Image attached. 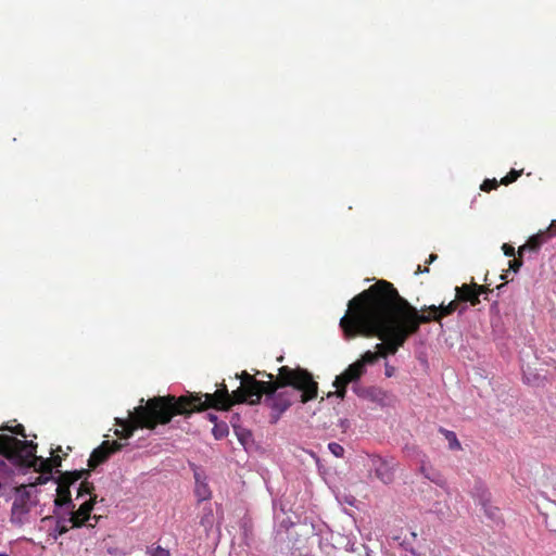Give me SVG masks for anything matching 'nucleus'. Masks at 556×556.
I'll return each mask as SVG.
<instances>
[{"label": "nucleus", "mask_w": 556, "mask_h": 556, "mask_svg": "<svg viewBox=\"0 0 556 556\" xmlns=\"http://www.w3.org/2000/svg\"><path fill=\"white\" fill-rule=\"evenodd\" d=\"M543 232L545 233L548 240L556 237V219L553 220L551 225L545 230H543Z\"/></svg>", "instance_id": "obj_36"}, {"label": "nucleus", "mask_w": 556, "mask_h": 556, "mask_svg": "<svg viewBox=\"0 0 556 556\" xmlns=\"http://www.w3.org/2000/svg\"><path fill=\"white\" fill-rule=\"evenodd\" d=\"M94 490V486L91 482L83 481L78 489V496H84L86 494H89L90 497L92 496V492Z\"/></svg>", "instance_id": "obj_29"}, {"label": "nucleus", "mask_w": 556, "mask_h": 556, "mask_svg": "<svg viewBox=\"0 0 556 556\" xmlns=\"http://www.w3.org/2000/svg\"><path fill=\"white\" fill-rule=\"evenodd\" d=\"M457 308V304L455 301L450 302L447 305L441 304L439 307L435 305H431L428 309L433 314V316L427 315L430 320H438L441 316H447L454 313ZM425 316L424 314H420Z\"/></svg>", "instance_id": "obj_20"}, {"label": "nucleus", "mask_w": 556, "mask_h": 556, "mask_svg": "<svg viewBox=\"0 0 556 556\" xmlns=\"http://www.w3.org/2000/svg\"><path fill=\"white\" fill-rule=\"evenodd\" d=\"M233 429L236 431L239 442L243 445V431L240 429V427L236 425H233Z\"/></svg>", "instance_id": "obj_44"}, {"label": "nucleus", "mask_w": 556, "mask_h": 556, "mask_svg": "<svg viewBox=\"0 0 556 556\" xmlns=\"http://www.w3.org/2000/svg\"><path fill=\"white\" fill-rule=\"evenodd\" d=\"M419 472L429 481L435 483L439 486H443L445 484V479L443 476L434 469L431 465L426 460V455H421Z\"/></svg>", "instance_id": "obj_16"}, {"label": "nucleus", "mask_w": 556, "mask_h": 556, "mask_svg": "<svg viewBox=\"0 0 556 556\" xmlns=\"http://www.w3.org/2000/svg\"><path fill=\"white\" fill-rule=\"evenodd\" d=\"M215 522V517L212 508H207L203 510V514L200 518V525L204 528L205 532L208 533L213 528Z\"/></svg>", "instance_id": "obj_22"}, {"label": "nucleus", "mask_w": 556, "mask_h": 556, "mask_svg": "<svg viewBox=\"0 0 556 556\" xmlns=\"http://www.w3.org/2000/svg\"><path fill=\"white\" fill-rule=\"evenodd\" d=\"M366 368L364 367V362H359L358 359L351 364L342 374L337 376L338 383H358L361 377L365 374Z\"/></svg>", "instance_id": "obj_15"}, {"label": "nucleus", "mask_w": 556, "mask_h": 556, "mask_svg": "<svg viewBox=\"0 0 556 556\" xmlns=\"http://www.w3.org/2000/svg\"><path fill=\"white\" fill-rule=\"evenodd\" d=\"M16 493L17 494L11 509V521L22 523L25 516L30 511V493L25 484L16 488Z\"/></svg>", "instance_id": "obj_9"}, {"label": "nucleus", "mask_w": 556, "mask_h": 556, "mask_svg": "<svg viewBox=\"0 0 556 556\" xmlns=\"http://www.w3.org/2000/svg\"><path fill=\"white\" fill-rule=\"evenodd\" d=\"M193 476L195 480L194 494L200 502L208 501L212 496L211 489L206 482V476L204 471L198 467L192 465Z\"/></svg>", "instance_id": "obj_13"}, {"label": "nucleus", "mask_w": 556, "mask_h": 556, "mask_svg": "<svg viewBox=\"0 0 556 556\" xmlns=\"http://www.w3.org/2000/svg\"><path fill=\"white\" fill-rule=\"evenodd\" d=\"M352 391L359 399L375 403L381 407L389 405L392 400L391 394L376 386L364 387L359 383H353Z\"/></svg>", "instance_id": "obj_7"}, {"label": "nucleus", "mask_w": 556, "mask_h": 556, "mask_svg": "<svg viewBox=\"0 0 556 556\" xmlns=\"http://www.w3.org/2000/svg\"><path fill=\"white\" fill-rule=\"evenodd\" d=\"M349 383H338L337 382V378L334 379L333 381V387H336V391L334 392H330L328 394V397L332 396V395H336L338 396L339 399L343 400L345 397V394H346V387H348Z\"/></svg>", "instance_id": "obj_27"}, {"label": "nucleus", "mask_w": 556, "mask_h": 556, "mask_svg": "<svg viewBox=\"0 0 556 556\" xmlns=\"http://www.w3.org/2000/svg\"><path fill=\"white\" fill-rule=\"evenodd\" d=\"M479 287L475 286L470 288L467 285H463L462 287H456V293L460 301L470 302L471 305H477L480 303L479 295L480 293L477 291Z\"/></svg>", "instance_id": "obj_19"}, {"label": "nucleus", "mask_w": 556, "mask_h": 556, "mask_svg": "<svg viewBox=\"0 0 556 556\" xmlns=\"http://www.w3.org/2000/svg\"><path fill=\"white\" fill-rule=\"evenodd\" d=\"M395 372V367L390 365L388 362L384 364V375L387 377H392Z\"/></svg>", "instance_id": "obj_43"}, {"label": "nucleus", "mask_w": 556, "mask_h": 556, "mask_svg": "<svg viewBox=\"0 0 556 556\" xmlns=\"http://www.w3.org/2000/svg\"><path fill=\"white\" fill-rule=\"evenodd\" d=\"M522 170L511 169L505 177L502 178L501 182L505 186L516 181L521 175Z\"/></svg>", "instance_id": "obj_30"}, {"label": "nucleus", "mask_w": 556, "mask_h": 556, "mask_svg": "<svg viewBox=\"0 0 556 556\" xmlns=\"http://www.w3.org/2000/svg\"><path fill=\"white\" fill-rule=\"evenodd\" d=\"M280 509H281L282 513L285 511V507L282 506L281 503H280Z\"/></svg>", "instance_id": "obj_50"}, {"label": "nucleus", "mask_w": 556, "mask_h": 556, "mask_svg": "<svg viewBox=\"0 0 556 556\" xmlns=\"http://www.w3.org/2000/svg\"><path fill=\"white\" fill-rule=\"evenodd\" d=\"M283 383H275L274 376L266 371L254 375L245 370V405L260 404L269 409V422L275 425L292 404L306 403L317 396L318 386L304 369L279 368Z\"/></svg>", "instance_id": "obj_3"}, {"label": "nucleus", "mask_w": 556, "mask_h": 556, "mask_svg": "<svg viewBox=\"0 0 556 556\" xmlns=\"http://www.w3.org/2000/svg\"><path fill=\"white\" fill-rule=\"evenodd\" d=\"M150 556H170L169 552L161 546L153 548L150 552Z\"/></svg>", "instance_id": "obj_39"}, {"label": "nucleus", "mask_w": 556, "mask_h": 556, "mask_svg": "<svg viewBox=\"0 0 556 556\" xmlns=\"http://www.w3.org/2000/svg\"><path fill=\"white\" fill-rule=\"evenodd\" d=\"M277 506H278V503L276 501L273 502V507H274V510L277 509Z\"/></svg>", "instance_id": "obj_49"}, {"label": "nucleus", "mask_w": 556, "mask_h": 556, "mask_svg": "<svg viewBox=\"0 0 556 556\" xmlns=\"http://www.w3.org/2000/svg\"><path fill=\"white\" fill-rule=\"evenodd\" d=\"M440 431L445 435L446 440L448 441V447L451 450H459L460 443L455 434V432L446 430V429H440Z\"/></svg>", "instance_id": "obj_25"}, {"label": "nucleus", "mask_w": 556, "mask_h": 556, "mask_svg": "<svg viewBox=\"0 0 556 556\" xmlns=\"http://www.w3.org/2000/svg\"><path fill=\"white\" fill-rule=\"evenodd\" d=\"M497 186H498V182L495 178L494 179H485L481 185V190L488 192L490 190L496 189Z\"/></svg>", "instance_id": "obj_34"}, {"label": "nucleus", "mask_w": 556, "mask_h": 556, "mask_svg": "<svg viewBox=\"0 0 556 556\" xmlns=\"http://www.w3.org/2000/svg\"><path fill=\"white\" fill-rule=\"evenodd\" d=\"M471 495L480 506L486 505L491 501V494L485 484L481 481L475 483Z\"/></svg>", "instance_id": "obj_21"}, {"label": "nucleus", "mask_w": 556, "mask_h": 556, "mask_svg": "<svg viewBox=\"0 0 556 556\" xmlns=\"http://www.w3.org/2000/svg\"><path fill=\"white\" fill-rule=\"evenodd\" d=\"M504 254L508 257L515 256V248L508 243H504L502 247Z\"/></svg>", "instance_id": "obj_40"}, {"label": "nucleus", "mask_w": 556, "mask_h": 556, "mask_svg": "<svg viewBox=\"0 0 556 556\" xmlns=\"http://www.w3.org/2000/svg\"><path fill=\"white\" fill-rule=\"evenodd\" d=\"M548 241L547 237L543 232V230L539 231L535 235L529 237L527 242L519 247L518 253L522 255L526 251H531L533 253H538L541 247Z\"/></svg>", "instance_id": "obj_17"}, {"label": "nucleus", "mask_w": 556, "mask_h": 556, "mask_svg": "<svg viewBox=\"0 0 556 556\" xmlns=\"http://www.w3.org/2000/svg\"><path fill=\"white\" fill-rule=\"evenodd\" d=\"M429 321L430 318L419 315L418 309L402 298L392 283L382 280L349 302V309L340 319V328L346 340L361 334L382 341L376 344V352L366 351L358 359L366 368L380 356L394 355L410 336L419 331L420 324Z\"/></svg>", "instance_id": "obj_1"}, {"label": "nucleus", "mask_w": 556, "mask_h": 556, "mask_svg": "<svg viewBox=\"0 0 556 556\" xmlns=\"http://www.w3.org/2000/svg\"><path fill=\"white\" fill-rule=\"evenodd\" d=\"M288 542H282L277 547L290 556H314L308 535L311 534V522L299 523V530L291 532Z\"/></svg>", "instance_id": "obj_5"}, {"label": "nucleus", "mask_w": 556, "mask_h": 556, "mask_svg": "<svg viewBox=\"0 0 556 556\" xmlns=\"http://www.w3.org/2000/svg\"><path fill=\"white\" fill-rule=\"evenodd\" d=\"M207 418L210 419V421L216 424V420H217V416L216 415L207 414Z\"/></svg>", "instance_id": "obj_46"}, {"label": "nucleus", "mask_w": 556, "mask_h": 556, "mask_svg": "<svg viewBox=\"0 0 556 556\" xmlns=\"http://www.w3.org/2000/svg\"><path fill=\"white\" fill-rule=\"evenodd\" d=\"M429 511L435 514L440 518H443L445 516V506L440 502H435Z\"/></svg>", "instance_id": "obj_33"}, {"label": "nucleus", "mask_w": 556, "mask_h": 556, "mask_svg": "<svg viewBox=\"0 0 556 556\" xmlns=\"http://www.w3.org/2000/svg\"><path fill=\"white\" fill-rule=\"evenodd\" d=\"M311 534L319 538V548L327 556H330V554L334 551L333 544L330 543V539L332 536V531L330 530V528L321 520H312Z\"/></svg>", "instance_id": "obj_12"}, {"label": "nucleus", "mask_w": 556, "mask_h": 556, "mask_svg": "<svg viewBox=\"0 0 556 556\" xmlns=\"http://www.w3.org/2000/svg\"><path fill=\"white\" fill-rule=\"evenodd\" d=\"M212 431L215 439H223L228 434V427L226 424H215Z\"/></svg>", "instance_id": "obj_28"}, {"label": "nucleus", "mask_w": 556, "mask_h": 556, "mask_svg": "<svg viewBox=\"0 0 556 556\" xmlns=\"http://www.w3.org/2000/svg\"><path fill=\"white\" fill-rule=\"evenodd\" d=\"M94 503L96 495L91 496L88 501L83 503L76 511L72 513L68 521L72 523L73 528H80L83 526L93 528L96 526L101 517L96 515L91 517L90 515Z\"/></svg>", "instance_id": "obj_8"}, {"label": "nucleus", "mask_w": 556, "mask_h": 556, "mask_svg": "<svg viewBox=\"0 0 556 556\" xmlns=\"http://www.w3.org/2000/svg\"><path fill=\"white\" fill-rule=\"evenodd\" d=\"M48 460L52 465L53 468H58L62 464V458L59 455H52V457L48 458Z\"/></svg>", "instance_id": "obj_41"}, {"label": "nucleus", "mask_w": 556, "mask_h": 556, "mask_svg": "<svg viewBox=\"0 0 556 556\" xmlns=\"http://www.w3.org/2000/svg\"><path fill=\"white\" fill-rule=\"evenodd\" d=\"M410 536L413 540H415L417 538V533L413 531V532H410Z\"/></svg>", "instance_id": "obj_48"}, {"label": "nucleus", "mask_w": 556, "mask_h": 556, "mask_svg": "<svg viewBox=\"0 0 556 556\" xmlns=\"http://www.w3.org/2000/svg\"><path fill=\"white\" fill-rule=\"evenodd\" d=\"M0 431H9V432H11L13 434L21 435L24 439L27 438V434L25 432V428L21 424H17L16 426L3 425V426L0 427Z\"/></svg>", "instance_id": "obj_26"}, {"label": "nucleus", "mask_w": 556, "mask_h": 556, "mask_svg": "<svg viewBox=\"0 0 556 556\" xmlns=\"http://www.w3.org/2000/svg\"><path fill=\"white\" fill-rule=\"evenodd\" d=\"M56 492L58 494L54 500L55 506H64L72 503L70 489L58 486Z\"/></svg>", "instance_id": "obj_23"}, {"label": "nucleus", "mask_w": 556, "mask_h": 556, "mask_svg": "<svg viewBox=\"0 0 556 556\" xmlns=\"http://www.w3.org/2000/svg\"><path fill=\"white\" fill-rule=\"evenodd\" d=\"M51 479H52V476H48L46 473H41L40 476L36 477L35 481L33 483H29L27 485V488L28 486H36V485L46 484Z\"/></svg>", "instance_id": "obj_35"}, {"label": "nucleus", "mask_w": 556, "mask_h": 556, "mask_svg": "<svg viewBox=\"0 0 556 556\" xmlns=\"http://www.w3.org/2000/svg\"><path fill=\"white\" fill-rule=\"evenodd\" d=\"M522 264L523 262L521 260V256L519 258H514L508 262L509 269L513 270L514 273H517L522 266Z\"/></svg>", "instance_id": "obj_37"}, {"label": "nucleus", "mask_w": 556, "mask_h": 556, "mask_svg": "<svg viewBox=\"0 0 556 556\" xmlns=\"http://www.w3.org/2000/svg\"><path fill=\"white\" fill-rule=\"evenodd\" d=\"M437 258H438V255H437V254H434V253H431V254L429 255V261H428V263H433Z\"/></svg>", "instance_id": "obj_47"}, {"label": "nucleus", "mask_w": 556, "mask_h": 556, "mask_svg": "<svg viewBox=\"0 0 556 556\" xmlns=\"http://www.w3.org/2000/svg\"><path fill=\"white\" fill-rule=\"evenodd\" d=\"M0 556H9L8 554H4V553H0Z\"/></svg>", "instance_id": "obj_52"}, {"label": "nucleus", "mask_w": 556, "mask_h": 556, "mask_svg": "<svg viewBox=\"0 0 556 556\" xmlns=\"http://www.w3.org/2000/svg\"><path fill=\"white\" fill-rule=\"evenodd\" d=\"M244 438H245V452H250L253 448L258 450V446L255 445L252 432L250 430L245 429Z\"/></svg>", "instance_id": "obj_32"}, {"label": "nucleus", "mask_w": 556, "mask_h": 556, "mask_svg": "<svg viewBox=\"0 0 556 556\" xmlns=\"http://www.w3.org/2000/svg\"><path fill=\"white\" fill-rule=\"evenodd\" d=\"M429 271V268L428 267H425V268H421L420 265H418L417 267V270H416V275L420 274V273H428Z\"/></svg>", "instance_id": "obj_45"}, {"label": "nucleus", "mask_w": 556, "mask_h": 556, "mask_svg": "<svg viewBox=\"0 0 556 556\" xmlns=\"http://www.w3.org/2000/svg\"><path fill=\"white\" fill-rule=\"evenodd\" d=\"M299 530V525H295L290 517H283L277 525L274 534V541L276 545L282 542H288V539L292 535L291 532Z\"/></svg>", "instance_id": "obj_14"}, {"label": "nucleus", "mask_w": 556, "mask_h": 556, "mask_svg": "<svg viewBox=\"0 0 556 556\" xmlns=\"http://www.w3.org/2000/svg\"><path fill=\"white\" fill-rule=\"evenodd\" d=\"M124 444L117 441H103L97 448H94L88 459V466L96 469L99 465L105 463L109 457L121 451Z\"/></svg>", "instance_id": "obj_11"}, {"label": "nucleus", "mask_w": 556, "mask_h": 556, "mask_svg": "<svg viewBox=\"0 0 556 556\" xmlns=\"http://www.w3.org/2000/svg\"><path fill=\"white\" fill-rule=\"evenodd\" d=\"M265 541L261 538L260 525L250 516L245 508V546L251 551L263 554L265 549Z\"/></svg>", "instance_id": "obj_10"}, {"label": "nucleus", "mask_w": 556, "mask_h": 556, "mask_svg": "<svg viewBox=\"0 0 556 556\" xmlns=\"http://www.w3.org/2000/svg\"><path fill=\"white\" fill-rule=\"evenodd\" d=\"M55 452H61V446H58V448L55 450Z\"/></svg>", "instance_id": "obj_51"}, {"label": "nucleus", "mask_w": 556, "mask_h": 556, "mask_svg": "<svg viewBox=\"0 0 556 556\" xmlns=\"http://www.w3.org/2000/svg\"><path fill=\"white\" fill-rule=\"evenodd\" d=\"M400 545L402 548H404L406 552H409L412 555H417L416 549L412 546V543L407 539H404L400 543Z\"/></svg>", "instance_id": "obj_38"}, {"label": "nucleus", "mask_w": 556, "mask_h": 556, "mask_svg": "<svg viewBox=\"0 0 556 556\" xmlns=\"http://www.w3.org/2000/svg\"><path fill=\"white\" fill-rule=\"evenodd\" d=\"M328 450L331 452L332 455L336 457H342L344 455V448L341 444L337 442H330L328 444Z\"/></svg>", "instance_id": "obj_31"}, {"label": "nucleus", "mask_w": 556, "mask_h": 556, "mask_svg": "<svg viewBox=\"0 0 556 556\" xmlns=\"http://www.w3.org/2000/svg\"><path fill=\"white\" fill-rule=\"evenodd\" d=\"M37 443L0 434V455L18 467H34L36 471L52 476L53 467L48 458L36 456Z\"/></svg>", "instance_id": "obj_4"}, {"label": "nucleus", "mask_w": 556, "mask_h": 556, "mask_svg": "<svg viewBox=\"0 0 556 556\" xmlns=\"http://www.w3.org/2000/svg\"><path fill=\"white\" fill-rule=\"evenodd\" d=\"M55 531L58 532L59 535H63L64 533H66L68 531V528L65 526L64 522L59 521L56 523Z\"/></svg>", "instance_id": "obj_42"}, {"label": "nucleus", "mask_w": 556, "mask_h": 556, "mask_svg": "<svg viewBox=\"0 0 556 556\" xmlns=\"http://www.w3.org/2000/svg\"><path fill=\"white\" fill-rule=\"evenodd\" d=\"M89 470H74V471H66L60 475V477L56 479L58 486L70 489V486L81 479L84 476H89Z\"/></svg>", "instance_id": "obj_18"}, {"label": "nucleus", "mask_w": 556, "mask_h": 556, "mask_svg": "<svg viewBox=\"0 0 556 556\" xmlns=\"http://www.w3.org/2000/svg\"><path fill=\"white\" fill-rule=\"evenodd\" d=\"M237 378L240 386L232 393L222 383L213 393L187 392L180 396L167 394L151 397L144 405L140 404L129 412L127 419H115V424L122 428L115 430V434L129 439L138 428L153 430L157 425H167L177 415L189 417L208 408L228 410L236 403H243V371L237 374Z\"/></svg>", "instance_id": "obj_2"}, {"label": "nucleus", "mask_w": 556, "mask_h": 556, "mask_svg": "<svg viewBox=\"0 0 556 556\" xmlns=\"http://www.w3.org/2000/svg\"><path fill=\"white\" fill-rule=\"evenodd\" d=\"M369 466L376 478L379 479L382 483L390 484L393 482L396 468L394 458H386L380 455H371Z\"/></svg>", "instance_id": "obj_6"}, {"label": "nucleus", "mask_w": 556, "mask_h": 556, "mask_svg": "<svg viewBox=\"0 0 556 556\" xmlns=\"http://www.w3.org/2000/svg\"><path fill=\"white\" fill-rule=\"evenodd\" d=\"M481 507L483 508V511H484L485 516L490 520H492L495 523H500L501 522L500 509L497 507L491 505L490 502L486 505H482Z\"/></svg>", "instance_id": "obj_24"}]
</instances>
